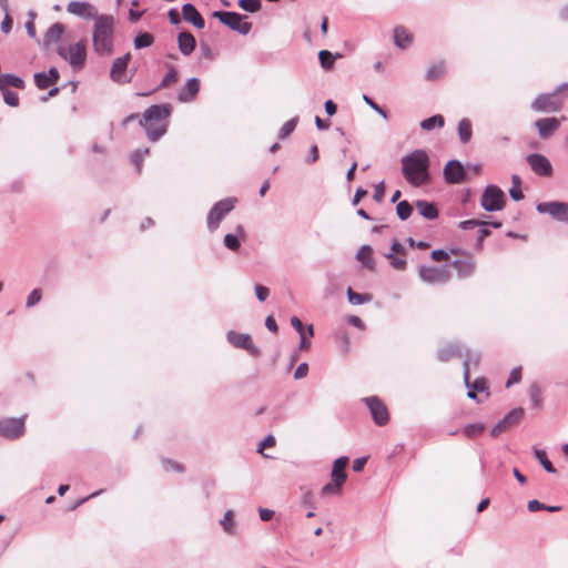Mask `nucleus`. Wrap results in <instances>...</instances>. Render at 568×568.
<instances>
[{
    "label": "nucleus",
    "instance_id": "obj_26",
    "mask_svg": "<svg viewBox=\"0 0 568 568\" xmlns=\"http://www.w3.org/2000/svg\"><path fill=\"white\" fill-rule=\"evenodd\" d=\"M452 265L456 268L459 278L469 277L475 271V262L470 258L455 260Z\"/></svg>",
    "mask_w": 568,
    "mask_h": 568
},
{
    "label": "nucleus",
    "instance_id": "obj_38",
    "mask_svg": "<svg viewBox=\"0 0 568 568\" xmlns=\"http://www.w3.org/2000/svg\"><path fill=\"white\" fill-rule=\"evenodd\" d=\"M396 213L399 220L405 221L412 215L413 206L406 200L400 201L396 205Z\"/></svg>",
    "mask_w": 568,
    "mask_h": 568
},
{
    "label": "nucleus",
    "instance_id": "obj_12",
    "mask_svg": "<svg viewBox=\"0 0 568 568\" xmlns=\"http://www.w3.org/2000/svg\"><path fill=\"white\" fill-rule=\"evenodd\" d=\"M24 433V417L6 418L0 420V436L16 439Z\"/></svg>",
    "mask_w": 568,
    "mask_h": 568
},
{
    "label": "nucleus",
    "instance_id": "obj_22",
    "mask_svg": "<svg viewBox=\"0 0 568 568\" xmlns=\"http://www.w3.org/2000/svg\"><path fill=\"white\" fill-rule=\"evenodd\" d=\"M182 16L186 22L192 23L197 29H203L205 27L203 17L192 3H185L182 7Z\"/></svg>",
    "mask_w": 568,
    "mask_h": 568
},
{
    "label": "nucleus",
    "instance_id": "obj_3",
    "mask_svg": "<svg viewBox=\"0 0 568 568\" xmlns=\"http://www.w3.org/2000/svg\"><path fill=\"white\" fill-rule=\"evenodd\" d=\"M92 42L98 54L108 55L112 52L113 18L111 16L103 14L95 18Z\"/></svg>",
    "mask_w": 568,
    "mask_h": 568
},
{
    "label": "nucleus",
    "instance_id": "obj_13",
    "mask_svg": "<svg viewBox=\"0 0 568 568\" xmlns=\"http://www.w3.org/2000/svg\"><path fill=\"white\" fill-rule=\"evenodd\" d=\"M524 417L521 407L511 409L503 419H500L490 430L491 436H498L513 426L517 425Z\"/></svg>",
    "mask_w": 568,
    "mask_h": 568
},
{
    "label": "nucleus",
    "instance_id": "obj_18",
    "mask_svg": "<svg viewBox=\"0 0 568 568\" xmlns=\"http://www.w3.org/2000/svg\"><path fill=\"white\" fill-rule=\"evenodd\" d=\"M538 134L542 140L550 138L560 126V122L556 118H542L535 122Z\"/></svg>",
    "mask_w": 568,
    "mask_h": 568
},
{
    "label": "nucleus",
    "instance_id": "obj_34",
    "mask_svg": "<svg viewBox=\"0 0 568 568\" xmlns=\"http://www.w3.org/2000/svg\"><path fill=\"white\" fill-rule=\"evenodd\" d=\"M339 57H341V54H338V53L333 54L328 50H321L318 52V60H320L321 67L325 70H329L333 67L335 59L339 58Z\"/></svg>",
    "mask_w": 568,
    "mask_h": 568
},
{
    "label": "nucleus",
    "instance_id": "obj_28",
    "mask_svg": "<svg viewBox=\"0 0 568 568\" xmlns=\"http://www.w3.org/2000/svg\"><path fill=\"white\" fill-rule=\"evenodd\" d=\"M416 209L418 210V213L427 220H435L438 216V210L432 202L418 200L416 202Z\"/></svg>",
    "mask_w": 568,
    "mask_h": 568
},
{
    "label": "nucleus",
    "instance_id": "obj_57",
    "mask_svg": "<svg viewBox=\"0 0 568 568\" xmlns=\"http://www.w3.org/2000/svg\"><path fill=\"white\" fill-rule=\"evenodd\" d=\"M529 396L535 407H538L540 405V390L539 388L534 385L529 389Z\"/></svg>",
    "mask_w": 568,
    "mask_h": 568
},
{
    "label": "nucleus",
    "instance_id": "obj_52",
    "mask_svg": "<svg viewBox=\"0 0 568 568\" xmlns=\"http://www.w3.org/2000/svg\"><path fill=\"white\" fill-rule=\"evenodd\" d=\"M363 100L367 105H369L377 114H379L383 119H387L386 111L381 108L375 101H373L368 95L364 94Z\"/></svg>",
    "mask_w": 568,
    "mask_h": 568
},
{
    "label": "nucleus",
    "instance_id": "obj_33",
    "mask_svg": "<svg viewBox=\"0 0 568 568\" xmlns=\"http://www.w3.org/2000/svg\"><path fill=\"white\" fill-rule=\"evenodd\" d=\"M445 124L444 116L440 114H436L423 120L419 125L425 131H432L435 128H443Z\"/></svg>",
    "mask_w": 568,
    "mask_h": 568
},
{
    "label": "nucleus",
    "instance_id": "obj_51",
    "mask_svg": "<svg viewBox=\"0 0 568 568\" xmlns=\"http://www.w3.org/2000/svg\"><path fill=\"white\" fill-rule=\"evenodd\" d=\"M347 464H348V458L345 456H342L334 462L332 471L342 474L343 476H347L345 473V467L347 466Z\"/></svg>",
    "mask_w": 568,
    "mask_h": 568
},
{
    "label": "nucleus",
    "instance_id": "obj_48",
    "mask_svg": "<svg viewBox=\"0 0 568 568\" xmlns=\"http://www.w3.org/2000/svg\"><path fill=\"white\" fill-rule=\"evenodd\" d=\"M223 243L229 250H231L233 252L237 251L241 246V242H240L239 237L235 234H231V233H227L224 236Z\"/></svg>",
    "mask_w": 568,
    "mask_h": 568
},
{
    "label": "nucleus",
    "instance_id": "obj_49",
    "mask_svg": "<svg viewBox=\"0 0 568 568\" xmlns=\"http://www.w3.org/2000/svg\"><path fill=\"white\" fill-rule=\"evenodd\" d=\"M3 94V101L9 106H18L19 105V95L18 93L11 90H0Z\"/></svg>",
    "mask_w": 568,
    "mask_h": 568
},
{
    "label": "nucleus",
    "instance_id": "obj_9",
    "mask_svg": "<svg viewBox=\"0 0 568 568\" xmlns=\"http://www.w3.org/2000/svg\"><path fill=\"white\" fill-rule=\"evenodd\" d=\"M564 104L557 92L541 93L532 102L531 109L536 112H557Z\"/></svg>",
    "mask_w": 568,
    "mask_h": 568
},
{
    "label": "nucleus",
    "instance_id": "obj_15",
    "mask_svg": "<svg viewBox=\"0 0 568 568\" xmlns=\"http://www.w3.org/2000/svg\"><path fill=\"white\" fill-rule=\"evenodd\" d=\"M527 163L530 169L540 176H550L552 173V165L550 161L542 154L531 153L527 156Z\"/></svg>",
    "mask_w": 568,
    "mask_h": 568
},
{
    "label": "nucleus",
    "instance_id": "obj_23",
    "mask_svg": "<svg viewBox=\"0 0 568 568\" xmlns=\"http://www.w3.org/2000/svg\"><path fill=\"white\" fill-rule=\"evenodd\" d=\"M178 47L183 55H190L196 47V40L189 31L180 32L178 36Z\"/></svg>",
    "mask_w": 568,
    "mask_h": 568
},
{
    "label": "nucleus",
    "instance_id": "obj_4",
    "mask_svg": "<svg viewBox=\"0 0 568 568\" xmlns=\"http://www.w3.org/2000/svg\"><path fill=\"white\" fill-rule=\"evenodd\" d=\"M59 57L68 61L73 70L83 68L87 59V45L84 41H78L70 45H59L57 48Z\"/></svg>",
    "mask_w": 568,
    "mask_h": 568
},
{
    "label": "nucleus",
    "instance_id": "obj_36",
    "mask_svg": "<svg viewBox=\"0 0 568 568\" xmlns=\"http://www.w3.org/2000/svg\"><path fill=\"white\" fill-rule=\"evenodd\" d=\"M534 455L547 473L555 474L557 471L548 459L545 450L535 447Z\"/></svg>",
    "mask_w": 568,
    "mask_h": 568
},
{
    "label": "nucleus",
    "instance_id": "obj_24",
    "mask_svg": "<svg viewBox=\"0 0 568 568\" xmlns=\"http://www.w3.org/2000/svg\"><path fill=\"white\" fill-rule=\"evenodd\" d=\"M64 32V26L60 22L53 23L43 36V47L48 49L52 44H57L61 40Z\"/></svg>",
    "mask_w": 568,
    "mask_h": 568
},
{
    "label": "nucleus",
    "instance_id": "obj_25",
    "mask_svg": "<svg viewBox=\"0 0 568 568\" xmlns=\"http://www.w3.org/2000/svg\"><path fill=\"white\" fill-rule=\"evenodd\" d=\"M469 361L470 358H466L463 363L464 368V383L468 389L474 392H484L487 389L486 379L485 378H476L473 383L469 381Z\"/></svg>",
    "mask_w": 568,
    "mask_h": 568
},
{
    "label": "nucleus",
    "instance_id": "obj_30",
    "mask_svg": "<svg viewBox=\"0 0 568 568\" xmlns=\"http://www.w3.org/2000/svg\"><path fill=\"white\" fill-rule=\"evenodd\" d=\"M458 138L462 143H468L471 139V122L468 119H462L457 128Z\"/></svg>",
    "mask_w": 568,
    "mask_h": 568
},
{
    "label": "nucleus",
    "instance_id": "obj_61",
    "mask_svg": "<svg viewBox=\"0 0 568 568\" xmlns=\"http://www.w3.org/2000/svg\"><path fill=\"white\" fill-rule=\"evenodd\" d=\"M308 373V365L306 363H301L297 368L295 369V373H294V378L295 379H301L303 377H305Z\"/></svg>",
    "mask_w": 568,
    "mask_h": 568
},
{
    "label": "nucleus",
    "instance_id": "obj_60",
    "mask_svg": "<svg viewBox=\"0 0 568 568\" xmlns=\"http://www.w3.org/2000/svg\"><path fill=\"white\" fill-rule=\"evenodd\" d=\"M520 379H521L520 368H514L510 372L509 378H508V381L506 383V387H509L514 383L520 382Z\"/></svg>",
    "mask_w": 568,
    "mask_h": 568
},
{
    "label": "nucleus",
    "instance_id": "obj_46",
    "mask_svg": "<svg viewBox=\"0 0 568 568\" xmlns=\"http://www.w3.org/2000/svg\"><path fill=\"white\" fill-rule=\"evenodd\" d=\"M33 78H34L36 85L40 90L48 89L50 85L53 84L45 72H37V73H34Z\"/></svg>",
    "mask_w": 568,
    "mask_h": 568
},
{
    "label": "nucleus",
    "instance_id": "obj_53",
    "mask_svg": "<svg viewBox=\"0 0 568 568\" xmlns=\"http://www.w3.org/2000/svg\"><path fill=\"white\" fill-rule=\"evenodd\" d=\"M484 225H487V222L479 221V220H466V221H462L459 223V227L462 230H471L476 226H484Z\"/></svg>",
    "mask_w": 568,
    "mask_h": 568
},
{
    "label": "nucleus",
    "instance_id": "obj_47",
    "mask_svg": "<svg viewBox=\"0 0 568 568\" xmlns=\"http://www.w3.org/2000/svg\"><path fill=\"white\" fill-rule=\"evenodd\" d=\"M42 298V291L40 288H33L27 296L26 306L31 308L40 303Z\"/></svg>",
    "mask_w": 568,
    "mask_h": 568
},
{
    "label": "nucleus",
    "instance_id": "obj_8",
    "mask_svg": "<svg viewBox=\"0 0 568 568\" xmlns=\"http://www.w3.org/2000/svg\"><path fill=\"white\" fill-rule=\"evenodd\" d=\"M419 278L427 284H445L450 280V272L447 266H426L418 268Z\"/></svg>",
    "mask_w": 568,
    "mask_h": 568
},
{
    "label": "nucleus",
    "instance_id": "obj_56",
    "mask_svg": "<svg viewBox=\"0 0 568 568\" xmlns=\"http://www.w3.org/2000/svg\"><path fill=\"white\" fill-rule=\"evenodd\" d=\"M384 195H385V186H384V181H381L379 183H377L374 187V194H373V199L376 201V202H382L383 199H384Z\"/></svg>",
    "mask_w": 568,
    "mask_h": 568
},
{
    "label": "nucleus",
    "instance_id": "obj_2",
    "mask_svg": "<svg viewBox=\"0 0 568 568\" xmlns=\"http://www.w3.org/2000/svg\"><path fill=\"white\" fill-rule=\"evenodd\" d=\"M402 173L414 187H419L430 181V160L425 150L417 149L402 158Z\"/></svg>",
    "mask_w": 568,
    "mask_h": 568
},
{
    "label": "nucleus",
    "instance_id": "obj_50",
    "mask_svg": "<svg viewBox=\"0 0 568 568\" xmlns=\"http://www.w3.org/2000/svg\"><path fill=\"white\" fill-rule=\"evenodd\" d=\"M149 152H150L149 148H144V149L135 150L131 154V160L136 165L138 171H140L141 163L143 161L144 156L149 154Z\"/></svg>",
    "mask_w": 568,
    "mask_h": 568
},
{
    "label": "nucleus",
    "instance_id": "obj_37",
    "mask_svg": "<svg viewBox=\"0 0 568 568\" xmlns=\"http://www.w3.org/2000/svg\"><path fill=\"white\" fill-rule=\"evenodd\" d=\"M154 38L149 32H140L133 40L134 48L140 50L150 47Z\"/></svg>",
    "mask_w": 568,
    "mask_h": 568
},
{
    "label": "nucleus",
    "instance_id": "obj_1",
    "mask_svg": "<svg viewBox=\"0 0 568 568\" xmlns=\"http://www.w3.org/2000/svg\"><path fill=\"white\" fill-rule=\"evenodd\" d=\"M171 113V104H153L144 111L142 118L136 113L128 115L123 120V125H128L139 119V124L144 129L148 139L151 142H156L166 133L169 125L168 119Z\"/></svg>",
    "mask_w": 568,
    "mask_h": 568
},
{
    "label": "nucleus",
    "instance_id": "obj_20",
    "mask_svg": "<svg viewBox=\"0 0 568 568\" xmlns=\"http://www.w3.org/2000/svg\"><path fill=\"white\" fill-rule=\"evenodd\" d=\"M464 347L457 342H453L443 346L437 352V358L440 362H448L452 358L463 357Z\"/></svg>",
    "mask_w": 568,
    "mask_h": 568
},
{
    "label": "nucleus",
    "instance_id": "obj_62",
    "mask_svg": "<svg viewBox=\"0 0 568 568\" xmlns=\"http://www.w3.org/2000/svg\"><path fill=\"white\" fill-rule=\"evenodd\" d=\"M12 29V18L9 16V12H6V16L1 22V31L3 33H9Z\"/></svg>",
    "mask_w": 568,
    "mask_h": 568
},
{
    "label": "nucleus",
    "instance_id": "obj_42",
    "mask_svg": "<svg viewBox=\"0 0 568 568\" xmlns=\"http://www.w3.org/2000/svg\"><path fill=\"white\" fill-rule=\"evenodd\" d=\"M298 123V116H294L291 120L286 121L278 132V139H286L296 128Z\"/></svg>",
    "mask_w": 568,
    "mask_h": 568
},
{
    "label": "nucleus",
    "instance_id": "obj_5",
    "mask_svg": "<svg viewBox=\"0 0 568 568\" xmlns=\"http://www.w3.org/2000/svg\"><path fill=\"white\" fill-rule=\"evenodd\" d=\"M235 203V197H225L211 207L206 216V226L210 232L217 230L224 217L234 209Z\"/></svg>",
    "mask_w": 568,
    "mask_h": 568
},
{
    "label": "nucleus",
    "instance_id": "obj_19",
    "mask_svg": "<svg viewBox=\"0 0 568 568\" xmlns=\"http://www.w3.org/2000/svg\"><path fill=\"white\" fill-rule=\"evenodd\" d=\"M332 481L325 484L321 489V496H338L341 494L342 485L345 483L347 476H343L342 474H337L335 471L331 473Z\"/></svg>",
    "mask_w": 568,
    "mask_h": 568
},
{
    "label": "nucleus",
    "instance_id": "obj_29",
    "mask_svg": "<svg viewBox=\"0 0 568 568\" xmlns=\"http://www.w3.org/2000/svg\"><path fill=\"white\" fill-rule=\"evenodd\" d=\"M8 87L23 89L24 81L18 75L3 73L0 75V90H9Z\"/></svg>",
    "mask_w": 568,
    "mask_h": 568
},
{
    "label": "nucleus",
    "instance_id": "obj_43",
    "mask_svg": "<svg viewBox=\"0 0 568 568\" xmlns=\"http://www.w3.org/2000/svg\"><path fill=\"white\" fill-rule=\"evenodd\" d=\"M178 81V70L175 67L170 65L166 74L162 79L161 83L159 84L158 89L166 88Z\"/></svg>",
    "mask_w": 568,
    "mask_h": 568
},
{
    "label": "nucleus",
    "instance_id": "obj_63",
    "mask_svg": "<svg viewBox=\"0 0 568 568\" xmlns=\"http://www.w3.org/2000/svg\"><path fill=\"white\" fill-rule=\"evenodd\" d=\"M527 508L529 511L535 513V511H539V510H545L546 505L540 503L537 499H532V500L528 501Z\"/></svg>",
    "mask_w": 568,
    "mask_h": 568
},
{
    "label": "nucleus",
    "instance_id": "obj_10",
    "mask_svg": "<svg viewBox=\"0 0 568 568\" xmlns=\"http://www.w3.org/2000/svg\"><path fill=\"white\" fill-rule=\"evenodd\" d=\"M536 210L540 214H549L558 222L568 223V203L566 202H540L537 204Z\"/></svg>",
    "mask_w": 568,
    "mask_h": 568
},
{
    "label": "nucleus",
    "instance_id": "obj_59",
    "mask_svg": "<svg viewBox=\"0 0 568 568\" xmlns=\"http://www.w3.org/2000/svg\"><path fill=\"white\" fill-rule=\"evenodd\" d=\"M163 466L166 470H174L178 473H181L184 470L182 465H180L171 459L163 460Z\"/></svg>",
    "mask_w": 568,
    "mask_h": 568
},
{
    "label": "nucleus",
    "instance_id": "obj_54",
    "mask_svg": "<svg viewBox=\"0 0 568 568\" xmlns=\"http://www.w3.org/2000/svg\"><path fill=\"white\" fill-rule=\"evenodd\" d=\"M275 438L273 435L266 436L262 442H260L257 453L262 454L264 457H267V455L263 454L264 448L272 447L275 445Z\"/></svg>",
    "mask_w": 568,
    "mask_h": 568
},
{
    "label": "nucleus",
    "instance_id": "obj_16",
    "mask_svg": "<svg viewBox=\"0 0 568 568\" xmlns=\"http://www.w3.org/2000/svg\"><path fill=\"white\" fill-rule=\"evenodd\" d=\"M130 59L131 54L128 52L123 57L116 58L114 60L110 70V77L113 81L118 83L130 82L131 79L125 74Z\"/></svg>",
    "mask_w": 568,
    "mask_h": 568
},
{
    "label": "nucleus",
    "instance_id": "obj_41",
    "mask_svg": "<svg viewBox=\"0 0 568 568\" xmlns=\"http://www.w3.org/2000/svg\"><path fill=\"white\" fill-rule=\"evenodd\" d=\"M385 257L395 270L404 271L406 268L407 262L404 257L399 256V254L387 253Z\"/></svg>",
    "mask_w": 568,
    "mask_h": 568
},
{
    "label": "nucleus",
    "instance_id": "obj_17",
    "mask_svg": "<svg viewBox=\"0 0 568 568\" xmlns=\"http://www.w3.org/2000/svg\"><path fill=\"white\" fill-rule=\"evenodd\" d=\"M67 10L69 13L84 18L91 19L97 18V10L92 4L84 1H71L69 2Z\"/></svg>",
    "mask_w": 568,
    "mask_h": 568
},
{
    "label": "nucleus",
    "instance_id": "obj_64",
    "mask_svg": "<svg viewBox=\"0 0 568 568\" xmlns=\"http://www.w3.org/2000/svg\"><path fill=\"white\" fill-rule=\"evenodd\" d=\"M509 195L514 201H520L524 199V194L520 186H511L509 189Z\"/></svg>",
    "mask_w": 568,
    "mask_h": 568
},
{
    "label": "nucleus",
    "instance_id": "obj_58",
    "mask_svg": "<svg viewBox=\"0 0 568 568\" xmlns=\"http://www.w3.org/2000/svg\"><path fill=\"white\" fill-rule=\"evenodd\" d=\"M430 257L434 261L442 262V261L448 260L449 255H448V253L445 250L438 248V250H434L430 253Z\"/></svg>",
    "mask_w": 568,
    "mask_h": 568
},
{
    "label": "nucleus",
    "instance_id": "obj_6",
    "mask_svg": "<svg viewBox=\"0 0 568 568\" xmlns=\"http://www.w3.org/2000/svg\"><path fill=\"white\" fill-rule=\"evenodd\" d=\"M222 24L229 27L231 30L239 32L242 36L250 33L252 23L244 21V16L234 11H214L212 13Z\"/></svg>",
    "mask_w": 568,
    "mask_h": 568
},
{
    "label": "nucleus",
    "instance_id": "obj_35",
    "mask_svg": "<svg viewBox=\"0 0 568 568\" xmlns=\"http://www.w3.org/2000/svg\"><path fill=\"white\" fill-rule=\"evenodd\" d=\"M346 294L347 300L352 305H361L372 301V296L369 294L356 293L351 287H347Z\"/></svg>",
    "mask_w": 568,
    "mask_h": 568
},
{
    "label": "nucleus",
    "instance_id": "obj_14",
    "mask_svg": "<svg viewBox=\"0 0 568 568\" xmlns=\"http://www.w3.org/2000/svg\"><path fill=\"white\" fill-rule=\"evenodd\" d=\"M443 175L450 184H459L466 180L465 168L458 160L448 161L444 166Z\"/></svg>",
    "mask_w": 568,
    "mask_h": 568
},
{
    "label": "nucleus",
    "instance_id": "obj_40",
    "mask_svg": "<svg viewBox=\"0 0 568 568\" xmlns=\"http://www.w3.org/2000/svg\"><path fill=\"white\" fill-rule=\"evenodd\" d=\"M444 74V63L439 62L428 68L425 74V79L428 81H435L442 78Z\"/></svg>",
    "mask_w": 568,
    "mask_h": 568
},
{
    "label": "nucleus",
    "instance_id": "obj_44",
    "mask_svg": "<svg viewBox=\"0 0 568 568\" xmlns=\"http://www.w3.org/2000/svg\"><path fill=\"white\" fill-rule=\"evenodd\" d=\"M237 6L250 13L257 12L262 7L261 0H239Z\"/></svg>",
    "mask_w": 568,
    "mask_h": 568
},
{
    "label": "nucleus",
    "instance_id": "obj_32",
    "mask_svg": "<svg viewBox=\"0 0 568 568\" xmlns=\"http://www.w3.org/2000/svg\"><path fill=\"white\" fill-rule=\"evenodd\" d=\"M226 338L234 347L244 349L246 343H248L250 335L229 331Z\"/></svg>",
    "mask_w": 568,
    "mask_h": 568
},
{
    "label": "nucleus",
    "instance_id": "obj_7",
    "mask_svg": "<svg viewBox=\"0 0 568 568\" xmlns=\"http://www.w3.org/2000/svg\"><path fill=\"white\" fill-rule=\"evenodd\" d=\"M506 195L500 187L487 185L481 194L480 205L487 212L500 211L504 209Z\"/></svg>",
    "mask_w": 568,
    "mask_h": 568
},
{
    "label": "nucleus",
    "instance_id": "obj_45",
    "mask_svg": "<svg viewBox=\"0 0 568 568\" xmlns=\"http://www.w3.org/2000/svg\"><path fill=\"white\" fill-rule=\"evenodd\" d=\"M223 527V530L230 535L234 534V513L232 510H227L224 514L223 519L220 521Z\"/></svg>",
    "mask_w": 568,
    "mask_h": 568
},
{
    "label": "nucleus",
    "instance_id": "obj_11",
    "mask_svg": "<svg viewBox=\"0 0 568 568\" xmlns=\"http://www.w3.org/2000/svg\"><path fill=\"white\" fill-rule=\"evenodd\" d=\"M366 404L374 423L378 426H384L389 420L387 407L377 396H369L363 398Z\"/></svg>",
    "mask_w": 568,
    "mask_h": 568
},
{
    "label": "nucleus",
    "instance_id": "obj_55",
    "mask_svg": "<svg viewBox=\"0 0 568 568\" xmlns=\"http://www.w3.org/2000/svg\"><path fill=\"white\" fill-rule=\"evenodd\" d=\"M254 290H255L256 298L260 302H264L270 295V290L266 286H263L261 284H256L254 286Z\"/></svg>",
    "mask_w": 568,
    "mask_h": 568
},
{
    "label": "nucleus",
    "instance_id": "obj_31",
    "mask_svg": "<svg viewBox=\"0 0 568 568\" xmlns=\"http://www.w3.org/2000/svg\"><path fill=\"white\" fill-rule=\"evenodd\" d=\"M372 247L369 245H363L359 247L356 258L366 267L369 270H374L375 265L372 260Z\"/></svg>",
    "mask_w": 568,
    "mask_h": 568
},
{
    "label": "nucleus",
    "instance_id": "obj_39",
    "mask_svg": "<svg viewBox=\"0 0 568 568\" xmlns=\"http://www.w3.org/2000/svg\"><path fill=\"white\" fill-rule=\"evenodd\" d=\"M485 430V425L481 423L468 424L463 428V433L468 438H475Z\"/></svg>",
    "mask_w": 568,
    "mask_h": 568
},
{
    "label": "nucleus",
    "instance_id": "obj_21",
    "mask_svg": "<svg viewBox=\"0 0 568 568\" xmlns=\"http://www.w3.org/2000/svg\"><path fill=\"white\" fill-rule=\"evenodd\" d=\"M200 91V80L197 78H190L185 87L178 93L180 102H192Z\"/></svg>",
    "mask_w": 568,
    "mask_h": 568
},
{
    "label": "nucleus",
    "instance_id": "obj_27",
    "mask_svg": "<svg viewBox=\"0 0 568 568\" xmlns=\"http://www.w3.org/2000/svg\"><path fill=\"white\" fill-rule=\"evenodd\" d=\"M394 43L399 49H406L413 41V36L404 27H397L394 29Z\"/></svg>",
    "mask_w": 568,
    "mask_h": 568
}]
</instances>
